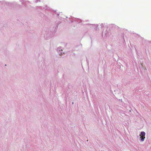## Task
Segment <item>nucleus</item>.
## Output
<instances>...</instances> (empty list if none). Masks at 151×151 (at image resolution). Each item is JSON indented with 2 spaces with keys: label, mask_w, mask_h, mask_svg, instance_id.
Segmentation results:
<instances>
[{
  "label": "nucleus",
  "mask_w": 151,
  "mask_h": 151,
  "mask_svg": "<svg viewBox=\"0 0 151 151\" xmlns=\"http://www.w3.org/2000/svg\"><path fill=\"white\" fill-rule=\"evenodd\" d=\"M145 133L144 132H141L140 134L139 135L140 136V138L141 139V140L142 142L144 140V139L145 138Z\"/></svg>",
  "instance_id": "1"
}]
</instances>
